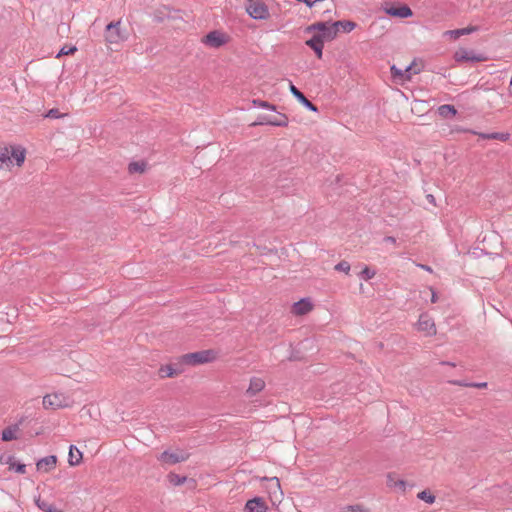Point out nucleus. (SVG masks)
Masks as SVG:
<instances>
[{
	"label": "nucleus",
	"mask_w": 512,
	"mask_h": 512,
	"mask_svg": "<svg viewBox=\"0 0 512 512\" xmlns=\"http://www.w3.org/2000/svg\"><path fill=\"white\" fill-rule=\"evenodd\" d=\"M37 506L45 512H62L60 509H58L54 504L48 503L46 501H42L38 499L36 501Z\"/></svg>",
	"instance_id": "obj_23"
},
{
	"label": "nucleus",
	"mask_w": 512,
	"mask_h": 512,
	"mask_svg": "<svg viewBox=\"0 0 512 512\" xmlns=\"http://www.w3.org/2000/svg\"><path fill=\"white\" fill-rule=\"evenodd\" d=\"M290 92L308 110H310V111H317V107L311 101H309L305 97V95L299 89H297L292 83H290Z\"/></svg>",
	"instance_id": "obj_13"
},
{
	"label": "nucleus",
	"mask_w": 512,
	"mask_h": 512,
	"mask_svg": "<svg viewBox=\"0 0 512 512\" xmlns=\"http://www.w3.org/2000/svg\"><path fill=\"white\" fill-rule=\"evenodd\" d=\"M46 118H51V119H57V118H60L61 117V114L59 112L58 109L56 108H53V109H50L46 115H45Z\"/></svg>",
	"instance_id": "obj_40"
},
{
	"label": "nucleus",
	"mask_w": 512,
	"mask_h": 512,
	"mask_svg": "<svg viewBox=\"0 0 512 512\" xmlns=\"http://www.w3.org/2000/svg\"><path fill=\"white\" fill-rule=\"evenodd\" d=\"M182 372L181 369L175 368L173 365H164L159 368V376L161 378L175 377Z\"/></svg>",
	"instance_id": "obj_19"
},
{
	"label": "nucleus",
	"mask_w": 512,
	"mask_h": 512,
	"mask_svg": "<svg viewBox=\"0 0 512 512\" xmlns=\"http://www.w3.org/2000/svg\"><path fill=\"white\" fill-rule=\"evenodd\" d=\"M391 74L394 79H398L402 82H404V73L402 69L397 68L395 65L391 66Z\"/></svg>",
	"instance_id": "obj_36"
},
{
	"label": "nucleus",
	"mask_w": 512,
	"mask_h": 512,
	"mask_svg": "<svg viewBox=\"0 0 512 512\" xmlns=\"http://www.w3.org/2000/svg\"><path fill=\"white\" fill-rule=\"evenodd\" d=\"M417 329L426 332L428 335L436 333L435 324L432 318L427 314H421L417 322Z\"/></svg>",
	"instance_id": "obj_9"
},
{
	"label": "nucleus",
	"mask_w": 512,
	"mask_h": 512,
	"mask_svg": "<svg viewBox=\"0 0 512 512\" xmlns=\"http://www.w3.org/2000/svg\"><path fill=\"white\" fill-rule=\"evenodd\" d=\"M334 268L336 271L344 272L345 274H348L351 267H350L349 262L343 260V261H340L338 264H336Z\"/></svg>",
	"instance_id": "obj_35"
},
{
	"label": "nucleus",
	"mask_w": 512,
	"mask_h": 512,
	"mask_svg": "<svg viewBox=\"0 0 512 512\" xmlns=\"http://www.w3.org/2000/svg\"><path fill=\"white\" fill-rule=\"evenodd\" d=\"M12 164L10 156V148L8 146L0 145V169Z\"/></svg>",
	"instance_id": "obj_20"
},
{
	"label": "nucleus",
	"mask_w": 512,
	"mask_h": 512,
	"mask_svg": "<svg viewBox=\"0 0 512 512\" xmlns=\"http://www.w3.org/2000/svg\"><path fill=\"white\" fill-rule=\"evenodd\" d=\"M188 457L189 455L183 451L170 452L166 450L158 456V460L169 465H174L186 461Z\"/></svg>",
	"instance_id": "obj_6"
},
{
	"label": "nucleus",
	"mask_w": 512,
	"mask_h": 512,
	"mask_svg": "<svg viewBox=\"0 0 512 512\" xmlns=\"http://www.w3.org/2000/svg\"><path fill=\"white\" fill-rule=\"evenodd\" d=\"M419 267L422 268L425 271L432 272V268L430 266H428V265L420 264Z\"/></svg>",
	"instance_id": "obj_46"
},
{
	"label": "nucleus",
	"mask_w": 512,
	"mask_h": 512,
	"mask_svg": "<svg viewBox=\"0 0 512 512\" xmlns=\"http://www.w3.org/2000/svg\"><path fill=\"white\" fill-rule=\"evenodd\" d=\"M2 440L11 441L16 439V428L8 427L2 431Z\"/></svg>",
	"instance_id": "obj_27"
},
{
	"label": "nucleus",
	"mask_w": 512,
	"mask_h": 512,
	"mask_svg": "<svg viewBox=\"0 0 512 512\" xmlns=\"http://www.w3.org/2000/svg\"><path fill=\"white\" fill-rule=\"evenodd\" d=\"M264 387H265V382L262 378L253 377L250 380V384H249L248 389L246 390V393L249 396H254L257 393H259L260 391H262L264 389Z\"/></svg>",
	"instance_id": "obj_17"
},
{
	"label": "nucleus",
	"mask_w": 512,
	"mask_h": 512,
	"mask_svg": "<svg viewBox=\"0 0 512 512\" xmlns=\"http://www.w3.org/2000/svg\"><path fill=\"white\" fill-rule=\"evenodd\" d=\"M227 42V37L224 33L214 30L209 32L204 38L203 43L212 48H219Z\"/></svg>",
	"instance_id": "obj_7"
},
{
	"label": "nucleus",
	"mask_w": 512,
	"mask_h": 512,
	"mask_svg": "<svg viewBox=\"0 0 512 512\" xmlns=\"http://www.w3.org/2000/svg\"><path fill=\"white\" fill-rule=\"evenodd\" d=\"M246 11L256 20H263L269 17V10L267 5L259 0H249L246 4Z\"/></svg>",
	"instance_id": "obj_3"
},
{
	"label": "nucleus",
	"mask_w": 512,
	"mask_h": 512,
	"mask_svg": "<svg viewBox=\"0 0 512 512\" xmlns=\"http://www.w3.org/2000/svg\"><path fill=\"white\" fill-rule=\"evenodd\" d=\"M476 30H477L476 27H467V28H462V29H457V30L449 31V33L450 34H454L455 36H460V35L469 34V33L474 32Z\"/></svg>",
	"instance_id": "obj_37"
},
{
	"label": "nucleus",
	"mask_w": 512,
	"mask_h": 512,
	"mask_svg": "<svg viewBox=\"0 0 512 512\" xmlns=\"http://www.w3.org/2000/svg\"><path fill=\"white\" fill-rule=\"evenodd\" d=\"M167 477H168L169 482L174 486L182 485L187 481L186 476H181V475L173 473V472L169 473Z\"/></svg>",
	"instance_id": "obj_24"
},
{
	"label": "nucleus",
	"mask_w": 512,
	"mask_h": 512,
	"mask_svg": "<svg viewBox=\"0 0 512 512\" xmlns=\"http://www.w3.org/2000/svg\"><path fill=\"white\" fill-rule=\"evenodd\" d=\"M314 30H318L320 32L318 35H321L324 40H331L335 38L338 33V29L334 26V23L317 22L307 27L308 32Z\"/></svg>",
	"instance_id": "obj_5"
},
{
	"label": "nucleus",
	"mask_w": 512,
	"mask_h": 512,
	"mask_svg": "<svg viewBox=\"0 0 512 512\" xmlns=\"http://www.w3.org/2000/svg\"><path fill=\"white\" fill-rule=\"evenodd\" d=\"M472 133L475 134V135H478L482 139H488V140L492 139L491 136H490L491 133H478V132H475V131H472Z\"/></svg>",
	"instance_id": "obj_42"
},
{
	"label": "nucleus",
	"mask_w": 512,
	"mask_h": 512,
	"mask_svg": "<svg viewBox=\"0 0 512 512\" xmlns=\"http://www.w3.org/2000/svg\"><path fill=\"white\" fill-rule=\"evenodd\" d=\"M431 300H432V302H436L437 301V296H436V294L434 292L432 293V299Z\"/></svg>",
	"instance_id": "obj_48"
},
{
	"label": "nucleus",
	"mask_w": 512,
	"mask_h": 512,
	"mask_svg": "<svg viewBox=\"0 0 512 512\" xmlns=\"http://www.w3.org/2000/svg\"><path fill=\"white\" fill-rule=\"evenodd\" d=\"M471 387H475V388H486V387H487V383H486V382L471 383Z\"/></svg>",
	"instance_id": "obj_43"
},
{
	"label": "nucleus",
	"mask_w": 512,
	"mask_h": 512,
	"mask_svg": "<svg viewBox=\"0 0 512 512\" xmlns=\"http://www.w3.org/2000/svg\"><path fill=\"white\" fill-rule=\"evenodd\" d=\"M385 12L393 17L408 18L412 16V10L407 5H401L399 7H388L385 8Z\"/></svg>",
	"instance_id": "obj_12"
},
{
	"label": "nucleus",
	"mask_w": 512,
	"mask_h": 512,
	"mask_svg": "<svg viewBox=\"0 0 512 512\" xmlns=\"http://www.w3.org/2000/svg\"><path fill=\"white\" fill-rule=\"evenodd\" d=\"M306 45L313 49L319 59L322 57L324 39H322L321 35H314L311 39L306 41Z\"/></svg>",
	"instance_id": "obj_15"
},
{
	"label": "nucleus",
	"mask_w": 512,
	"mask_h": 512,
	"mask_svg": "<svg viewBox=\"0 0 512 512\" xmlns=\"http://www.w3.org/2000/svg\"><path fill=\"white\" fill-rule=\"evenodd\" d=\"M413 67H414V64H410L408 65L404 70H403V73H404V80L405 81H410L411 78H412V74H418L420 72L419 69L417 70H413Z\"/></svg>",
	"instance_id": "obj_31"
},
{
	"label": "nucleus",
	"mask_w": 512,
	"mask_h": 512,
	"mask_svg": "<svg viewBox=\"0 0 512 512\" xmlns=\"http://www.w3.org/2000/svg\"><path fill=\"white\" fill-rule=\"evenodd\" d=\"M268 507L265 500L261 497H254L246 502V512H267Z\"/></svg>",
	"instance_id": "obj_10"
},
{
	"label": "nucleus",
	"mask_w": 512,
	"mask_h": 512,
	"mask_svg": "<svg viewBox=\"0 0 512 512\" xmlns=\"http://www.w3.org/2000/svg\"><path fill=\"white\" fill-rule=\"evenodd\" d=\"M384 241L388 242V243H393V244L396 243V239L394 237H392V236H386L384 238Z\"/></svg>",
	"instance_id": "obj_45"
},
{
	"label": "nucleus",
	"mask_w": 512,
	"mask_h": 512,
	"mask_svg": "<svg viewBox=\"0 0 512 512\" xmlns=\"http://www.w3.org/2000/svg\"><path fill=\"white\" fill-rule=\"evenodd\" d=\"M491 138L492 139H497V140H500L502 142H506L510 139V134L509 133H499V132H493L491 133Z\"/></svg>",
	"instance_id": "obj_38"
},
{
	"label": "nucleus",
	"mask_w": 512,
	"mask_h": 512,
	"mask_svg": "<svg viewBox=\"0 0 512 512\" xmlns=\"http://www.w3.org/2000/svg\"><path fill=\"white\" fill-rule=\"evenodd\" d=\"M509 90H510V94H512V77H511V80H510Z\"/></svg>",
	"instance_id": "obj_49"
},
{
	"label": "nucleus",
	"mask_w": 512,
	"mask_h": 512,
	"mask_svg": "<svg viewBox=\"0 0 512 512\" xmlns=\"http://www.w3.org/2000/svg\"><path fill=\"white\" fill-rule=\"evenodd\" d=\"M417 497L429 504H432L434 503L435 501V496L432 495L429 491L427 490H423L421 491L420 493H418Z\"/></svg>",
	"instance_id": "obj_30"
},
{
	"label": "nucleus",
	"mask_w": 512,
	"mask_h": 512,
	"mask_svg": "<svg viewBox=\"0 0 512 512\" xmlns=\"http://www.w3.org/2000/svg\"><path fill=\"white\" fill-rule=\"evenodd\" d=\"M253 104L257 107H260V108H263V109H268V110H272V111H275L276 110V107L275 105L273 104H270L269 102L267 101H263V100H254L253 101Z\"/></svg>",
	"instance_id": "obj_34"
},
{
	"label": "nucleus",
	"mask_w": 512,
	"mask_h": 512,
	"mask_svg": "<svg viewBox=\"0 0 512 512\" xmlns=\"http://www.w3.org/2000/svg\"><path fill=\"white\" fill-rule=\"evenodd\" d=\"M438 112L441 116L446 117V118L453 117L457 113L455 107L453 105H449V104L441 105L438 108Z\"/></svg>",
	"instance_id": "obj_22"
},
{
	"label": "nucleus",
	"mask_w": 512,
	"mask_h": 512,
	"mask_svg": "<svg viewBox=\"0 0 512 512\" xmlns=\"http://www.w3.org/2000/svg\"><path fill=\"white\" fill-rule=\"evenodd\" d=\"M57 457L55 455L46 456L37 461L36 466L39 471L48 472L55 468Z\"/></svg>",
	"instance_id": "obj_14"
},
{
	"label": "nucleus",
	"mask_w": 512,
	"mask_h": 512,
	"mask_svg": "<svg viewBox=\"0 0 512 512\" xmlns=\"http://www.w3.org/2000/svg\"><path fill=\"white\" fill-rule=\"evenodd\" d=\"M376 272L374 270H371L369 267H365L360 273L359 276L363 280H370L375 276Z\"/></svg>",
	"instance_id": "obj_32"
},
{
	"label": "nucleus",
	"mask_w": 512,
	"mask_h": 512,
	"mask_svg": "<svg viewBox=\"0 0 512 512\" xmlns=\"http://www.w3.org/2000/svg\"><path fill=\"white\" fill-rule=\"evenodd\" d=\"M334 26L338 30H339V27H341L344 32L349 33L356 27V23H354L352 21H336V22H334Z\"/></svg>",
	"instance_id": "obj_25"
},
{
	"label": "nucleus",
	"mask_w": 512,
	"mask_h": 512,
	"mask_svg": "<svg viewBox=\"0 0 512 512\" xmlns=\"http://www.w3.org/2000/svg\"><path fill=\"white\" fill-rule=\"evenodd\" d=\"M146 164L144 162H132L128 166L130 173H142L144 172Z\"/></svg>",
	"instance_id": "obj_26"
},
{
	"label": "nucleus",
	"mask_w": 512,
	"mask_h": 512,
	"mask_svg": "<svg viewBox=\"0 0 512 512\" xmlns=\"http://www.w3.org/2000/svg\"><path fill=\"white\" fill-rule=\"evenodd\" d=\"M313 309V304L309 298H303L293 304L292 312L295 315L302 316Z\"/></svg>",
	"instance_id": "obj_11"
},
{
	"label": "nucleus",
	"mask_w": 512,
	"mask_h": 512,
	"mask_svg": "<svg viewBox=\"0 0 512 512\" xmlns=\"http://www.w3.org/2000/svg\"><path fill=\"white\" fill-rule=\"evenodd\" d=\"M74 51H76V48L75 47H72L68 50H65V48H62L60 50V52L57 54V57H60L61 55H67V54H71L73 53Z\"/></svg>",
	"instance_id": "obj_41"
},
{
	"label": "nucleus",
	"mask_w": 512,
	"mask_h": 512,
	"mask_svg": "<svg viewBox=\"0 0 512 512\" xmlns=\"http://www.w3.org/2000/svg\"><path fill=\"white\" fill-rule=\"evenodd\" d=\"M11 160L15 161L17 166H21L25 161L26 151L21 146H10Z\"/></svg>",
	"instance_id": "obj_16"
},
{
	"label": "nucleus",
	"mask_w": 512,
	"mask_h": 512,
	"mask_svg": "<svg viewBox=\"0 0 512 512\" xmlns=\"http://www.w3.org/2000/svg\"><path fill=\"white\" fill-rule=\"evenodd\" d=\"M213 359V352L210 350L199 351L185 354L181 357L184 364L197 365L211 361Z\"/></svg>",
	"instance_id": "obj_4"
},
{
	"label": "nucleus",
	"mask_w": 512,
	"mask_h": 512,
	"mask_svg": "<svg viewBox=\"0 0 512 512\" xmlns=\"http://www.w3.org/2000/svg\"><path fill=\"white\" fill-rule=\"evenodd\" d=\"M71 398L62 392L47 394L43 397V406L45 409H60L71 406Z\"/></svg>",
	"instance_id": "obj_1"
},
{
	"label": "nucleus",
	"mask_w": 512,
	"mask_h": 512,
	"mask_svg": "<svg viewBox=\"0 0 512 512\" xmlns=\"http://www.w3.org/2000/svg\"><path fill=\"white\" fill-rule=\"evenodd\" d=\"M454 384L464 386V387H471V383L464 382V381H454Z\"/></svg>",
	"instance_id": "obj_44"
},
{
	"label": "nucleus",
	"mask_w": 512,
	"mask_h": 512,
	"mask_svg": "<svg viewBox=\"0 0 512 512\" xmlns=\"http://www.w3.org/2000/svg\"><path fill=\"white\" fill-rule=\"evenodd\" d=\"M121 22H111L106 26L105 39L110 44H118L128 39V32L120 27Z\"/></svg>",
	"instance_id": "obj_2"
},
{
	"label": "nucleus",
	"mask_w": 512,
	"mask_h": 512,
	"mask_svg": "<svg viewBox=\"0 0 512 512\" xmlns=\"http://www.w3.org/2000/svg\"><path fill=\"white\" fill-rule=\"evenodd\" d=\"M272 122H283L284 124H272V126L285 127L288 125V118L284 114H279L278 116H272Z\"/></svg>",
	"instance_id": "obj_33"
},
{
	"label": "nucleus",
	"mask_w": 512,
	"mask_h": 512,
	"mask_svg": "<svg viewBox=\"0 0 512 512\" xmlns=\"http://www.w3.org/2000/svg\"><path fill=\"white\" fill-rule=\"evenodd\" d=\"M457 62H482L485 57L482 54H476L472 50L461 49L455 53Z\"/></svg>",
	"instance_id": "obj_8"
},
{
	"label": "nucleus",
	"mask_w": 512,
	"mask_h": 512,
	"mask_svg": "<svg viewBox=\"0 0 512 512\" xmlns=\"http://www.w3.org/2000/svg\"><path fill=\"white\" fill-rule=\"evenodd\" d=\"M427 200L432 203V204H435V198L433 195L429 194L427 195Z\"/></svg>",
	"instance_id": "obj_47"
},
{
	"label": "nucleus",
	"mask_w": 512,
	"mask_h": 512,
	"mask_svg": "<svg viewBox=\"0 0 512 512\" xmlns=\"http://www.w3.org/2000/svg\"><path fill=\"white\" fill-rule=\"evenodd\" d=\"M387 485L389 487H396V486H399L401 489H405V482L403 480H395L394 479V474L392 473H389L387 475Z\"/></svg>",
	"instance_id": "obj_28"
},
{
	"label": "nucleus",
	"mask_w": 512,
	"mask_h": 512,
	"mask_svg": "<svg viewBox=\"0 0 512 512\" xmlns=\"http://www.w3.org/2000/svg\"><path fill=\"white\" fill-rule=\"evenodd\" d=\"M82 460V452L75 446L71 445L69 448L68 463L71 466L79 465Z\"/></svg>",
	"instance_id": "obj_18"
},
{
	"label": "nucleus",
	"mask_w": 512,
	"mask_h": 512,
	"mask_svg": "<svg viewBox=\"0 0 512 512\" xmlns=\"http://www.w3.org/2000/svg\"><path fill=\"white\" fill-rule=\"evenodd\" d=\"M6 463L9 465L10 470H15L19 474L26 473V465L16 463L15 458L13 456H8Z\"/></svg>",
	"instance_id": "obj_21"
},
{
	"label": "nucleus",
	"mask_w": 512,
	"mask_h": 512,
	"mask_svg": "<svg viewBox=\"0 0 512 512\" xmlns=\"http://www.w3.org/2000/svg\"><path fill=\"white\" fill-rule=\"evenodd\" d=\"M272 124H281V122H272V116L268 115H260L258 120L254 123V125H272ZM282 124H284L282 122Z\"/></svg>",
	"instance_id": "obj_29"
},
{
	"label": "nucleus",
	"mask_w": 512,
	"mask_h": 512,
	"mask_svg": "<svg viewBox=\"0 0 512 512\" xmlns=\"http://www.w3.org/2000/svg\"><path fill=\"white\" fill-rule=\"evenodd\" d=\"M341 512H363V509L360 505H349L344 507Z\"/></svg>",
	"instance_id": "obj_39"
}]
</instances>
